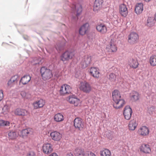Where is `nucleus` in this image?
<instances>
[{
  "mask_svg": "<svg viewBox=\"0 0 156 156\" xmlns=\"http://www.w3.org/2000/svg\"><path fill=\"white\" fill-rule=\"evenodd\" d=\"M112 98L114 102L113 105L116 109L120 108L124 105L125 101L121 98L120 93L118 90H114L112 92Z\"/></svg>",
  "mask_w": 156,
  "mask_h": 156,
  "instance_id": "1",
  "label": "nucleus"
},
{
  "mask_svg": "<svg viewBox=\"0 0 156 156\" xmlns=\"http://www.w3.org/2000/svg\"><path fill=\"white\" fill-rule=\"evenodd\" d=\"M41 73L42 79L44 80L50 79L53 76L51 71L45 66L41 68Z\"/></svg>",
  "mask_w": 156,
  "mask_h": 156,
  "instance_id": "2",
  "label": "nucleus"
},
{
  "mask_svg": "<svg viewBox=\"0 0 156 156\" xmlns=\"http://www.w3.org/2000/svg\"><path fill=\"white\" fill-rule=\"evenodd\" d=\"M79 88L83 92L86 93H89L92 89V87L89 83L84 82L80 83Z\"/></svg>",
  "mask_w": 156,
  "mask_h": 156,
  "instance_id": "3",
  "label": "nucleus"
},
{
  "mask_svg": "<svg viewBox=\"0 0 156 156\" xmlns=\"http://www.w3.org/2000/svg\"><path fill=\"white\" fill-rule=\"evenodd\" d=\"M138 39V34L135 32H133L128 36V42L130 44H133L137 42Z\"/></svg>",
  "mask_w": 156,
  "mask_h": 156,
  "instance_id": "4",
  "label": "nucleus"
},
{
  "mask_svg": "<svg viewBox=\"0 0 156 156\" xmlns=\"http://www.w3.org/2000/svg\"><path fill=\"white\" fill-rule=\"evenodd\" d=\"M73 122L74 126L75 128L80 131L83 130L84 127V125L82 119L77 117L74 120Z\"/></svg>",
  "mask_w": 156,
  "mask_h": 156,
  "instance_id": "5",
  "label": "nucleus"
},
{
  "mask_svg": "<svg viewBox=\"0 0 156 156\" xmlns=\"http://www.w3.org/2000/svg\"><path fill=\"white\" fill-rule=\"evenodd\" d=\"M74 52L67 51L64 52L61 56V60L63 62L69 61L74 56Z\"/></svg>",
  "mask_w": 156,
  "mask_h": 156,
  "instance_id": "6",
  "label": "nucleus"
},
{
  "mask_svg": "<svg viewBox=\"0 0 156 156\" xmlns=\"http://www.w3.org/2000/svg\"><path fill=\"white\" fill-rule=\"evenodd\" d=\"M72 91V87L69 85L66 84L62 85L59 90L60 93L61 95L71 93Z\"/></svg>",
  "mask_w": 156,
  "mask_h": 156,
  "instance_id": "7",
  "label": "nucleus"
},
{
  "mask_svg": "<svg viewBox=\"0 0 156 156\" xmlns=\"http://www.w3.org/2000/svg\"><path fill=\"white\" fill-rule=\"evenodd\" d=\"M91 57L88 55H86L82 58L80 64L83 68H85L90 63Z\"/></svg>",
  "mask_w": 156,
  "mask_h": 156,
  "instance_id": "8",
  "label": "nucleus"
},
{
  "mask_svg": "<svg viewBox=\"0 0 156 156\" xmlns=\"http://www.w3.org/2000/svg\"><path fill=\"white\" fill-rule=\"evenodd\" d=\"M106 49V51L109 52H113L116 51L117 48L113 40L111 39L110 41L107 45Z\"/></svg>",
  "mask_w": 156,
  "mask_h": 156,
  "instance_id": "9",
  "label": "nucleus"
},
{
  "mask_svg": "<svg viewBox=\"0 0 156 156\" xmlns=\"http://www.w3.org/2000/svg\"><path fill=\"white\" fill-rule=\"evenodd\" d=\"M71 7L73 13L76 12V16H79L82 11V6L79 4H76L74 3Z\"/></svg>",
  "mask_w": 156,
  "mask_h": 156,
  "instance_id": "10",
  "label": "nucleus"
},
{
  "mask_svg": "<svg viewBox=\"0 0 156 156\" xmlns=\"http://www.w3.org/2000/svg\"><path fill=\"white\" fill-rule=\"evenodd\" d=\"M132 113V109L128 105L125 107L123 114L126 119H129L131 117Z\"/></svg>",
  "mask_w": 156,
  "mask_h": 156,
  "instance_id": "11",
  "label": "nucleus"
},
{
  "mask_svg": "<svg viewBox=\"0 0 156 156\" xmlns=\"http://www.w3.org/2000/svg\"><path fill=\"white\" fill-rule=\"evenodd\" d=\"M52 146V145L49 143L44 144L42 147L43 152L47 154L51 153L53 150Z\"/></svg>",
  "mask_w": 156,
  "mask_h": 156,
  "instance_id": "12",
  "label": "nucleus"
},
{
  "mask_svg": "<svg viewBox=\"0 0 156 156\" xmlns=\"http://www.w3.org/2000/svg\"><path fill=\"white\" fill-rule=\"evenodd\" d=\"M90 74L93 77L95 78L99 77L100 73L99 69L95 67H92L90 69Z\"/></svg>",
  "mask_w": 156,
  "mask_h": 156,
  "instance_id": "13",
  "label": "nucleus"
},
{
  "mask_svg": "<svg viewBox=\"0 0 156 156\" xmlns=\"http://www.w3.org/2000/svg\"><path fill=\"white\" fill-rule=\"evenodd\" d=\"M50 136L53 140L56 141L60 140L62 137L61 134L56 131L51 132Z\"/></svg>",
  "mask_w": 156,
  "mask_h": 156,
  "instance_id": "14",
  "label": "nucleus"
},
{
  "mask_svg": "<svg viewBox=\"0 0 156 156\" xmlns=\"http://www.w3.org/2000/svg\"><path fill=\"white\" fill-rule=\"evenodd\" d=\"M140 152L145 154H149L151 149L149 145L147 144H143L140 147Z\"/></svg>",
  "mask_w": 156,
  "mask_h": 156,
  "instance_id": "15",
  "label": "nucleus"
},
{
  "mask_svg": "<svg viewBox=\"0 0 156 156\" xmlns=\"http://www.w3.org/2000/svg\"><path fill=\"white\" fill-rule=\"evenodd\" d=\"M96 29L101 34H104L107 31V28L106 25L102 23L98 24L96 26Z\"/></svg>",
  "mask_w": 156,
  "mask_h": 156,
  "instance_id": "16",
  "label": "nucleus"
},
{
  "mask_svg": "<svg viewBox=\"0 0 156 156\" xmlns=\"http://www.w3.org/2000/svg\"><path fill=\"white\" fill-rule=\"evenodd\" d=\"M103 3V0H95L94 5V11L96 12L101 9Z\"/></svg>",
  "mask_w": 156,
  "mask_h": 156,
  "instance_id": "17",
  "label": "nucleus"
},
{
  "mask_svg": "<svg viewBox=\"0 0 156 156\" xmlns=\"http://www.w3.org/2000/svg\"><path fill=\"white\" fill-rule=\"evenodd\" d=\"M69 101L70 104L74 105L75 106H80L81 105L80 100L76 97L69 96Z\"/></svg>",
  "mask_w": 156,
  "mask_h": 156,
  "instance_id": "18",
  "label": "nucleus"
},
{
  "mask_svg": "<svg viewBox=\"0 0 156 156\" xmlns=\"http://www.w3.org/2000/svg\"><path fill=\"white\" fill-rule=\"evenodd\" d=\"M89 26V24L88 23H86L82 25L79 29L80 34L82 35L85 34L88 30Z\"/></svg>",
  "mask_w": 156,
  "mask_h": 156,
  "instance_id": "19",
  "label": "nucleus"
},
{
  "mask_svg": "<svg viewBox=\"0 0 156 156\" xmlns=\"http://www.w3.org/2000/svg\"><path fill=\"white\" fill-rule=\"evenodd\" d=\"M119 12L121 15L126 17L128 14V10L126 5L123 4L119 5Z\"/></svg>",
  "mask_w": 156,
  "mask_h": 156,
  "instance_id": "20",
  "label": "nucleus"
},
{
  "mask_svg": "<svg viewBox=\"0 0 156 156\" xmlns=\"http://www.w3.org/2000/svg\"><path fill=\"white\" fill-rule=\"evenodd\" d=\"M31 77L29 75H26L21 78L19 81V84L25 85L27 84L31 80Z\"/></svg>",
  "mask_w": 156,
  "mask_h": 156,
  "instance_id": "21",
  "label": "nucleus"
},
{
  "mask_svg": "<svg viewBox=\"0 0 156 156\" xmlns=\"http://www.w3.org/2000/svg\"><path fill=\"white\" fill-rule=\"evenodd\" d=\"M14 114L17 115L24 116L27 114L28 112L25 109L18 108L15 110Z\"/></svg>",
  "mask_w": 156,
  "mask_h": 156,
  "instance_id": "22",
  "label": "nucleus"
},
{
  "mask_svg": "<svg viewBox=\"0 0 156 156\" xmlns=\"http://www.w3.org/2000/svg\"><path fill=\"white\" fill-rule=\"evenodd\" d=\"M149 129L146 126H143L138 130L139 134L142 136H146L148 135Z\"/></svg>",
  "mask_w": 156,
  "mask_h": 156,
  "instance_id": "23",
  "label": "nucleus"
},
{
  "mask_svg": "<svg viewBox=\"0 0 156 156\" xmlns=\"http://www.w3.org/2000/svg\"><path fill=\"white\" fill-rule=\"evenodd\" d=\"M45 101L42 99H40L37 101L33 103V106L34 109H37L43 107L45 104Z\"/></svg>",
  "mask_w": 156,
  "mask_h": 156,
  "instance_id": "24",
  "label": "nucleus"
},
{
  "mask_svg": "<svg viewBox=\"0 0 156 156\" xmlns=\"http://www.w3.org/2000/svg\"><path fill=\"white\" fill-rule=\"evenodd\" d=\"M143 10V4L142 3H138L136 4L135 9L136 13L138 15L140 14Z\"/></svg>",
  "mask_w": 156,
  "mask_h": 156,
  "instance_id": "25",
  "label": "nucleus"
},
{
  "mask_svg": "<svg viewBox=\"0 0 156 156\" xmlns=\"http://www.w3.org/2000/svg\"><path fill=\"white\" fill-rule=\"evenodd\" d=\"M129 65L131 67L136 69L138 67L139 63L136 59L132 58L129 61Z\"/></svg>",
  "mask_w": 156,
  "mask_h": 156,
  "instance_id": "26",
  "label": "nucleus"
},
{
  "mask_svg": "<svg viewBox=\"0 0 156 156\" xmlns=\"http://www.w3.org/2000/svg\"><path fill=\"white\" fill-rule=\"evenodd\" d=\"M32 133V129L30 128L23 129L21 131V135L23 137L26 136L29 134H31Z\"/></svg>",
  "mask_w": 156,
  "mask_h": 156,
  "instance_id": "27",
  "label": "nucleus"
},
{
  "mask_svg": "<svg viewBox=\"0 0 156 156\" xmlns=\"http://www.w3.org/2000/svg\"><path fill=\"white\" fill-rule=\"evenodd\" d=\"M137 123L135 120H131L129 122V129L131 130H134L137 126Z\"/></svg>",
  "mask_w": 156,
  "mask_h": 156,
  "instance_id": "28",
  "label": "nucleus"
},
{
  "mask_svg": "<svg viewBox=\"0 0 156 156\" xmlns=\"http://www.w3.org/2000/svg\"><path fill=\"white\" fill-rule=\"evenodd\" d=\"M130 98L131 100L133 101H135L138 100L139 98V93L135 91H133L132 92Z\"/></svg>",
  "mask_w": 156,
  "mask_h": 156,
  "instance_id": "29",
  "label": "nucleus"
},
{
  "mask_svg": "<svg viewBox=\"0 0 156 156\" xmlns=\"http://www.w3.org/2000/svg\"><path fill=\"white\" fill-rule=\"evenodd\" d=\"M8 135L9 139H14L18 136V134L15 130H11L8 132Z\"/></svg>",
  "mask_w": 156,
  "mask_h": 156,
  "instance_id": "30",
  "label": "nucleus"
},
{
  "mask_svg": "<svg viewBox=\"0 0 156 156\" xmlns=\"http://www.w3.org/2000/svg\"><path fill=\"white\" fill-rule=\"evenodd\" d=\"M64 116L61 113H58L55 114L54 116V119L57 122L62 121L64 120Z\"/></svg>",
  "mask_w": 156,
  "mask_h": 156,
  "instance_id": "31",
  "label": "nucleus"
},
{
  "mask_svg": "<svg viewBox=\"0 0 156 156\" xmlns=\"http://www.w3.org/2000/svg\"><path fill=\"white\" fill-rule=\"evenodd\" d=\"M76 156H84L85 153L83 149L81 148H76L75 151Z\"/></svg>",
  "mask_w": 156,
  "mask_h": 156,
  "instance_id": "32",
  "label": "nucleus"
},
{
  "mask_svg": "<svg viewBox=\"0 0 156 156\" xmlns=\"http://www.w3.org/2000/svg\"><path fill=\"white\" fill-rule=\"evenodd\" d=\"M111 153L108 149H105L100 151L101 156H111Z\"/></svg>",
  "mask_w": 156,
  "mask_h": 156,
  "instance_id": "33",
  "label": "nucleus"
},
{
  "mask_svg": "<svg viewBox=\"0 0 156 156\" xmlns=\"http://www.w3.org/2000/svg\"><path fill=\"white\" fill-rule=\"evenodd\" d=\"M154 23V18L151 17H148L147 23V26L151 27L153 26Z\"/></svg>",
  "mask_w": 156,
  "mask_h": 156,
  "instance_id": "34",
  "label": "nucleus"
},
{
  "mask_svg": "<svg viewBox=\"0 0 156 156\" xmlns=\"http://www.w3.org/2000/svg\"><path fill=\"white\" fill-rule=\"evenodd\" d=\"M149 62L151 66H156V55L151 56L149 59Z\"/></svg>",
  "mask_w": 156,
  "mask_h": 156,
  "instance_id": "35",
  "label": "nucleus"
},
{
  "mask_svg": "<svg viewBox=\"0 0 156 156\" xmlns=\"http://www.w3.org/2000/svg\"><path fill=\"white\" fill-rule=\"evenodd\" d=\"M9 124L8 121L0 120V126H7L9 125Z\"/></svg>",
  "mask_w": 156,
  "mask_h": 156,
  "instance_id": "36",
  "label": "nucleus"
},
{
  "mask_svg": "<svg viewBox=\"0 0 156 156\" xmlns=\"http://www.w3.org/2000/svg\"><path fill=\"white\" fill-rule=\"evenodd\" d=\"M64 46L63 44L61 43H58L55 46V48L57 50L59 51L63 49Z\"/></svg>",
  "mask_w": 156,
  "mask_h": 156,
  "instance_id": "37",
  "label": "nucleus"
},
{
  "mask_svg": "<svg viewBox=\"0 0 156 156\" xmlns=\"http://www.w3.org/2000/svg\"><path fill=\"white\" fill-rule=\"evenodd\" d=\"M109 79L112 82H114L116 80L115 75L113 73H110L109 76Z\"/></svg>",
  "mask_w": 156,
  "mask_h": 156,
  "instance_id": "38",
  "label": "nucleus"
},
{
  "mask_svg": "<svg viewBox=\"0 0 156 156\" xmlns=\"http://www.w3.org/2000/svg\"><path fill=\"white\" fill-rule=\"evenodd\" d=\"M19 76L18 75H15L12 76L10 79L12 82L17 83L18 80Z\"/></svg>",
  "mask_w": 156,
  "mask_h": 156,
  "instance_id": "39",
  "label": "nucleus"
},
{
  "mask_svg": "<svg viewBox=\"0 0 156 156\" xmlns=\"http://www.w3.org/2000/svg\"><path fill=\"white\" fill-rule=\"evenodd\" d=\"M2 112L4 114H6L9 111L8 107L7 105H5L2 108Z\"/></svg>",
  "mask_w": 156,
  "mask_h": 156,
  "instance_id": "40",
  "label": "nucleus"
},
{
  "mask_svg": "<svg viewBox=\"0 0 156 156\" xmlns=\"http://www.w3.org/2000/svg\"><path fill=\"white\" fill-rule=\"evenodd\" d=\"M154 110V107L152 106L148 108V112L150 115L153 114V112Z\"/></svg>",
  "mask_w": 156,
  "mask_h": 156,
  "instance_id": "41",
  "label": "nucleus"
},
{
  "mask_svg": "<svg viewBox=\"0 0 156 156\" xmlns=\"http://www.w3.org/2000/svg\"><path fill=\"white\" fill-rule=\"evenodd\" d=\"M14 82H12L11 79H10L8 81L7 85L9 87H11L12 86V84L14 83Z\"/></svg>",
  "mask_w": 156,
  "mask_h": 156,
  "instance_id": "42",
  "label": "nucleus"
},
{
  "mask_svg": "<svg viewBox=\"0 0 156 156\" xmlns=\"http://www.w3.org/2000/svg\"><path fill=\"white\" fill-rule=\"evenodd\" d=\"M3 98V91L1 90H0V101H1Z\"/></svg>",
  "mask_w": 156,
  "mask_h": 156,
  "instance_id": "43",
  "label": "nucleus"
},
{
  "mask_svg": "<svg viewBox=\"0 0 156 156\" xmlns=\"http://www.w3.org/2000/svg\"><path fill=\"white\" fill-rule=\"evenodd\" d=\"M27 156H36L35 153L34 152H29Z\"/></svg>",
  "mask_w": 156,
  "mask_h": 156,
  "instance_id": "44",
  "label": "nucleus"
},
{
  "mask_svg": "<svg viewBox=\"0 0 156 156\" xmlns=\"http://www.w3.org/2000/svg\"><path fill=\"white\" fill-rule=\"evenodd\" d=\"M49 156H58V155L56 153H54L51 154Z\"/></svg>",
  "mask_w": 156,
  "mask_h": 156,
  "instance_id": "45",
  "label": "nucleus"
},
{
  "mask_svg": "<svg viewBox=\"0 0 156 156\" xmlns=\"http://www.w3.org/2000/svg\"><path fill=\"white\" fill-rule=\"evenodd\" d=\"M66 156H73V155L72 153H68Z\"/></svg>",
  "mask_w": 156,
  "mask_h": 156,
  "instance_id": "46",
  "label": "nucleus"
},
{
  "mask_svg": "<svg viewBox=\"0 0 156 156\" xmlns=\"http://www.w3.org/2000/svg\"><path fill=\"white\" fill-rule=\"evenodd\" d=\"M21 95L23 97H24L26 95V94L24 92H23L21 93Z\"/></svg>",
  "mask_w": 156,
  "mask_h": 156,
  "instance_id": "47",
  "label": "nucleus"
},
{
  "mask_svg": "<svg viewBox=\"0 0 156 156\" xmlns=\"http://www.w3.org/2000/svg\"><path fill=\"white\" fill-rule=\"evenodd\" d=\"M107 137H108V138L111 139L112 137V136L111 134H109V135H108Z\"/></svg>",
  "mask_w": 156,
  "mask_h": 156,
  "instance_id": "48",
  "label": "nucleus"
},
{
  "mask_svg": "<svg viewBox=\"0 0 156 156\" xmlns=\"http://www.w3.org/2000/svg\"><path fill=\"white\" fill-rule=\"evenodd\" d=\"M73 19H74L75 21H76L78 19V18L77 17H73Z\"/></svg>",
  "mask_w": 156,
  "mask_h": 156,
  "instance_id": "49",
  "label": "nucleus"
},
{
  "mask_svg": "<svg viewBox=\"0 0 156 156\" xmlns=\"http://www.w3.org/2000/svg\"><path fill=\"white\" fill-rule=\"evenodd\" d=\"M154 20H155L156 22V13L155 14L154 16Z\"/></svg>",
  "mask_w": 156,
  "mask_h": 156,
  "instance_id": "50",
  "label": "nucleus"
},
{
  "mask_svg": "<svg viewBox=\"0 0 156 156\" xmlns=\"http://www.w3.org/2000/svg\"><path fill=\"white\" fill-rule=\"evenodd\" d=\"M145 1L147 2H149L151 0H144Z\"/></svg>",
  "mask_w": 156,
  "mask_h": 156,
  "instance_id": "51",
  "label": "nucleus"
},
{
  "mask_svg": "<svg viewBox=\"0 0 156 156\" xmlns=\"http://www.w3.org/2000/svg\"><path fill=\"white\" fill-rule=\"evenodd\" d=\"M109 133V132L108 131H107L106 132V134H108V133Z\"/></svg>",
  "mask_w": 156,
  "mask_h": 156,
  "instance_id": "52",
  "label": "nucleus"
}]
</instances>
